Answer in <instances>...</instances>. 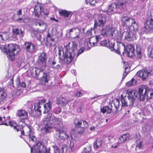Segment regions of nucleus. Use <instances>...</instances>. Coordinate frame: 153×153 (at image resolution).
Masks as SVG:
<instances>
[{"label":"nucleus","mask_w":153,"mask_h":153,"mask_svg":"<svg viewBox=\"0 0 153 153\" xmlns=\"http://www.w3.org/2000/svg\"><path fill=\"white\" fill-rule=\"evenodd\" d=\"M51 65V68L54 69L55 70H57L59 69L60 67V65H59L58 64L56 65Z\"/></svg>","instance_id":"52"},{"label":"nucleus","mask_w":153,"mask_h":153,"mask_svg":"<svg viewBox=\"0 0 153 153\" xmlns=\"http://www.w3.org/2000/svg\"><path fill=\"white\" fill-rule=\"evenodd\" d=\"M136 52L137 58L138 59H141L142 56V52L140 47L139 45L136 46Z\"/></svg>","instance_id":"37"},{"label":"nucleus","mask_w":153,"mask_h":153,"mask_svg":"<svg viewBox=\"0 0 153 153\" xmlns=\"http://www.w3.org/2000/svg\"><path fill=\"white\" fill-rule=\"evenodd\" d=\"M131 106H129L128 107H128L127 108L125 109V110H126L125 114H128V113H129V112L130 111V110L131 109Z\"/></svg>","instance_id":"58"},{"label":"nucleus","mask_w":153,"mask_h":153,"mask_svg":"<svg viewBox=\"0 0 153 153\" xmlns=\"http://www.w3.org/2000/svg\"><path fill=\"white\" fill-rule=\"evenodd\" d=\"M126 96L124 95L123 94L121 95L122 98L121 99V103L122 106H127L128 107L129 106V101L128 100L127 101L126 99H124L125 97Z\"/></svg>","instance_id":"35"},{"label":"nucleus","mask_w":153,"mask_h":153,"mask_svg":"<svg viewBox=\"0 0 153 153\" xmlns=\"http://www.w3.org/2000/svg\"><path fill=\"white\" fill-rule=\"evenodd\" d=\"M58 48L59 62L62 65L66 63L69 64L73 61L75 55L74 52L72 51L71 43L69 42L65 45L64 49L59 48Z\"/></svg>","instance_id":"1"},{"label":"nucleus","mask_w":153,"mask_h":153,"mask_svg":"<svg viewBox=\"0 0 153 153\" xmlns=\"http://www.w3.org/2000/svg\"><path fill=\"white\" fill-rule=\"evenodd\" d=\"M137 81L134 78H132L130 81L127 82L126 83V85L127 87H130L135 85Z\"/></svg>","instance_id":"38"},{"label":"nucleus","mask_w":153,"mask_h":153,"mask_svg":"<svg viewBox=\"0 0 153 153\" xmlns=\"http://www.w3.org/2000/svg\"><path fill=\"white\" fill-rule=\"evenodd\" d=\"M147 99H148L153 98V90L152 91H147Z\"/></svg>","instance_id":"46"},{"label":"nucleus","mask_w":153,"mask_h":153,"mask_svg":"<svg viewBox=\"0 0 153 153\" xmlns=\"http://www.w3.org/2000/svg\"><path fill=\"white\" fill-rule=\"evenodd\" d=\"M150 57L153 58V48H152L150 53Z\"/></svg>","instance_id":"61"},{"label":"nucleus","mask_w":153,"mask_h":153,"mask_svg":"<svg viewBox=\"0 0 153 153\" xmlns=\"http://www.w3.org/2000/svg\"><path fill=\"white\" fill-rule=\"evenodd\" d=\"M42 74L43 75V76H42L41 78V80L42 81V83H45V82H48L49 76L47 73L44 72Z\"/></svg>","instance_id":"34"},{"label":"nucleus","mask_w":153,"mask_h":153,"mask_svg":"<svg viewBox=\"0 0 153 153\" xmlns=\"http://www.w3.org/2000/svg\"><path fill=\"white\" fill-rule=\"evenodd\" d=\"M120 45H122V46H124V45L123 44L121 43L120 42L119 43H117V45H115L114 40L112 41V44H111L109 49H110L111 51H114L115 52L118 54H120Z\"/></svg>","instance_id":"18"},{"label":"nucleus","mask_w":153,"mask_h":153,"mask_svg":"<svg viewBox=\"0 0 153 153\" xmlns=\"http://www.w3.org/2000/svg\"><path fill=\"white\" fill-rule=\"evenodd\" d=\"M43 121L45 126L42 130L46 133L51 132L53 127L58 128L62 126L59 118L55 117L52 114H48L46 117H44Z\"/></svg>","instance_id":"3"},{"label":"nucleus","mask_w":153,"mask_h":153,"mask_svg":"<svg viewBox=\"0 0 153 153\" xmlns=\"http://www.w3.org/2000/svg\"><path fill=\"white\" fill-rule=\"evenodd\" d=\"M71 12H68L66 10H62L59 12L60 15L65 18H68Z\"/></svg>","instance_id":"39"},{"label":"nucleus","mask_w":153,"mask_h":153,"mask_svg":"<svg viewBox=\"0 0 153 153\" xmlns=\"http://www.w3.org/2000/svg\"><path fill=\"white\" fill-rule=\"evenodd\" d=\"M43 13V14L47 15L49 14L48 11L45 9H44L43 10H42L41 13Z\"/></svg>","instance_id":"55"},{"label":"nucleus","mask_w":153,"mask_h":153,"mask_svg":"<svg viewBox=\"0 0 153 153\" xmlns=\"http://www.w3.org/2000/svg\"><path fill=\"white\" fill-rule=\"evenodd\" d=\"M61 111L62 109L59 107H56L53 110L54 113L56 114H59Z\"/></svg>","instance_id":"47"},{"label":"nucleus","mask_w":153,"mask_h":153,"mask_svg":"<svg viewBox=\"0 0 153 153\" xmlns=\"http://www.w3.org/2000/svg\"><path fill=\"white\" fill-rule=\"evenodd\" d=\"M17 114L22 119H26L27 117V113L25 111L22 109L18 110Z\"/></svg>","instance_id":"25"},{"label":"nucleus","mask_w":153,"mask_h":153,"mask_svg":"<svg viewBox=\"0 0 153 153\" xmlns=\"http://www.w3.org/2000/svg\"><path fill=\"white\" fill-rule=\"evenodd\" d=\"M69 145L71 149L72 150L74 147V142L72 141H70Z\"/></svg>","instance_id":"60"},{"label":"nucleus","mask_w":153,"mask_h":153,"mask_svg":"<svg viewBox=\"0 0 153 153\" xmlns=\"http://www.w3.org/2000/svg\"><path fill=\"white\" fill-rule=\"evenodd\" d=\"M66 128L63 126L57 128L56 134L59 139L64 141L69 138V136L66 132Z\"/></svg>","instance_id":"9"},{"label":"nucleus","mask_w":153,"mask_h":153,"mask_svg":"<svg viewBox=\"0 0 153 153\" xmlns=\"http://www.w3.org/2000/svg\"><path fill=\"white\" fill-rule=\"evenodd\" d=\"M44 72L42 68L35 67L31 71V74L33 78H36L39 77L40 75L42 74Z\"/></svg>","instance_id":"19"},{"label":"nucleus","mask_w":153,"mask_h":153,"mask_svg":"<svg viewBox=\"0 0 153 153\" xmlns=\"http://www.w3.org/2000/svg\"><path fill=\"white\" fill-rule=\"evenodd\" d=\"M142 142L139 140L137 141L136 147H138L139 149L142 148Z\"/></svg>","instance_id":"50"},{"label":"nucleus","mask_w":153,"mask_h":153,"mask_svg":"<svg viewBox=\"0 0 153 153\" xmlns=\"http://www.w3.org/2000/svg\"><path fill=\"white\" fill-rule=\"evenodd\" d=\"M17 15L18 16H19L22 14V10H19L16 11Z\"/></svg>","instance_id":"64"},{"label":"nucleus","mask_w":153,"mask_h":153,"mask_svg":"<svg viewBox=\"0 0 153 153\" xmlns=\"http://www.w3.org/2000/svg\"><path fill=\"white\" fill-rule=\"evenodd\" d=\"M129 135L128 134H125L121 136L119 138L118 142L119 143H122L129 138Z\"/></svg>","instance_id":"32"},{"label":"nucleus","mask_w":153,"mask_h":153,"mask_svg":"<svg viewBox=\"0 0 153 153\" xmlns=\"http://www.w3.org/2000/svg\"><path fill=\"white\" fill-rule=\"evenodd\" d=\"M2 34L4 41L8 39L11 36V34L9 32H2Z\"/></svg>","instance_id":"40"},{"label":"nucleus","mask_w":153,"mask_h":153,"mask_svg":"<svg viewBox=\"0 0 153 153\" xmlns=\"http://www.w3.org/2000/svg\"><path fill=\"white\" fill-rule=\"evenodd\" d=\"M5 117L4 116L2 117H0V122H1V123H0V125H5L6 126H8V124L6 123V120H5Z\"/></svg>","instance_id":"45"},{"label":"nucleus","mask_w":153,"mask_h":153,"mask_svg":"<svg viewBox=\"0 0 153 153\" xmlns=\"http://www.w3.org/2000/svg\"><path fill=\"white\" fill-rule=\"evenodd\" d=\"M46 100L43 98H42L41 100L39 101L38 102L35 103L34 104V107H33V105L31 102H27L26 103L27 106H29L28 107L31 109H33V110H35L36 111H37L40 112L41 111L39 109V108H41V106L45 102Z\"/></svg>","instance_id":"12"},{"label":"nucleus","mask_w":153,"mask_h":153,"mask_svg":"<svg viewBox=\"0 0 153 153\" xmlns=\"http://www.w3.org/2000/svg\"><path fill=\"white\" fill-rule=\"evenodd\" d=\"M80 31V30L78 28L74 27L70 29L69 30V34L70 35H71L72 32H75L76 33V36H74V38H75L77 39H79V35Z\"/></svg>","instance_id":"28"},{"label":"nucleus","mask_w":153,"mask_h":153,"mask_svg":"<svg viewBox=\"0 0 153 153\" xmlns=\"http://www.w3.org/2000/svg\"><path fill=\"white\" fill-rule=\"evenodd\" d=\"M66 145H63L62 147V151L63 153L64 151L66 152L67 151Z\"/></svg>","instance_id":"56"},{"label":"nucleus","mask_w":153,"mask_h":153,"mask_svg":"<svg viewBox=\"0 0 153 153\" xmlns=\"http://www.w3.org/2000/svg\"><path fill=\"white\" fill-rule=\"evenodd\" d=\"M92 35V31L91 29L88 30L86 33V35L89 37H91Z\"/></svg>","instance_id":"54"},{"label":"nucleus","mask_w":153,"mask_h":153,"mask_svg":"<svg viewBox=\"0 0 153 153\" xmlns=\"http://www.w3.org/2000/svg\"><path fill=\"white\" fill-rule=\"evenodd\" d=\"M149 73L146 70H141L137 72V75L140 77H142L143 80L146 79L148 76Z\"/></svg>","instance_id":"23"},{"label":"nucleus","mask_w":153,"mask_h":153,"mask_svg":"<svg viewBox=\"0 0 153 153\" xmlns=\"http://www.w3.org/2000/svg\"><path fill=\"white\" fill-rule=\"evenodd\" d=\"M112 36L115 39L117 40L118 42L121 41L122 39L121 33L120 32H117L116 30V31L114 33V36Z\"/></svg>","instance_id":"33"},{"label":"nucleus","mask_w":153,"mask_h":153,"mask_svg":"<svg viewBox=\"0 0 153 153\" xmlns=\"http://www.w3.org/2000/svg\"><path fill=\"white\" fill-rule=\"evenodd\" d=\"M24 31L21 30V29L19 30L18 28L13 27L12 33L13 35V37L15 39V35H19L21 36H23Z\"/></svg>","instance_id":"24"},{"label":"nucleus","mask_w":153,"mask_h":153,"mask_svg":"<svg viewBox=\"0 0 153 153\" xmlns=\"http://www.w3.org/2000/svg\"><path fill=\"white\" fill-rule=\"evenodd\" d=\"M112 41H113V39L111 40H104L101 41V45L102 46L105 47L109 48L111 44H112Z\"/></svg>","instance_id":"29"},{"label":"nucleus","mask_w":153,"mask_h":153,"mask_svg":"<svg viewBox=\"0 0 153 153\" xmlns=\"http://www.w3.org/2000/svg\"><path fill=\"white\" fill-rule=\"evenodd\" d=\"M106 22V17L104 14H100L98 15L97 19L95 21L94 27L103 26Z\"/></svg>","instance_id":"13"},{"label":"nucleus","mask_w":153,"mask_h":153,"mask_svg":"<svg viewBox=\"0 0 153 153\" xmlns=\"http://www.w3.org/2000/svg\"><path fill=\"white\" fill-rule=\"evenodd\" d=\"M84 94V91H78L76 94V96L77 97H81Z\"/></svg>","instance_id":"53"},{"label":"nucleus","mask_w":153,"mask_h":153,"mask_svg":"<svg viewBox=\"0 0 153 153\" xmlns=\"http://www.w3.org/2000/svg\"><path fill=\"white\" fill-rule=\"evenodd\" d=\"M119 13L126 8L127 3L125 1L119 0L115 2Z\"/></svg>","instance_id":"15"},{"label":"nucleus","mask_w":153,"mask_h":153,"mask_svg":"<svg viewBox=\"0 0 153 153\" xmlns=\"http://www.w3.org/2000/svg\"><path fill=\"white\" fill-rule=\"evenodd\" d=\"M2 109L4 110H6V112H8L9 110L10 107L8 105H5L4 106H3L1 108Z\"/></svg>","instance_id":"51"},{"label":"nucleus","mask_w":153,"mask_h":153,"mask_svg":"<svg viewBox=\"0 0 153 153\" xmlns=\"http://www.w3.org/2000/svg\"><path fill=\"white\" fill-rule=\"evenodd\" d=\"M42 9L40 5L37 4L36 5L34 8V12L35 13L36 16H38L40 14H41Z\"/></svg>","instance_id":"31"},{"label":"nucleus","mask_w":153,"mask_h":153,"mask_svg":"<svg viewBox=\"0 0 153 153\" xmlns=\"http://www.w3.org/2000/svg\"><path fill=\"white\" fill-rule=\"evenodd\" d=\"M24 47L27 52L31 53L34 52L36 49L35 45L29 42H25Z\"/></svg>","instance_id":"21"},{"label":"nucleus","mask_w":153,"mask_h":153,"mask_svg":"<svg viewBox=\"0 0 153 153\" xmlns=\"http://www.w3.org/2000/svg\"><path fill=\"white\" fill-rule=\"evenodd\" d=\"M0 49L6 53L8 59L11 61H14L15 55L20 51L19 46L16 44H8L7 46L0 45Z\"/></svg>","instance_id":"5"},{"label":"nucleus","mask_w":153,"mask_h":153,"mask_svg":"<svg viewBox=\"0 0 153 153\" xmlns=\"http://www.w3.org/2000/svg\"><path fill=\"white\" fill-rule=\"evenodd\" d=\"M47 43L48 45L49 46L52 45L53 42L54 41V39L53 38L52 36L50 34L48 33L46 38Z\"/></svg>","instance_id":"30"},{"label":"nucleus","mask_w":153,"mask_h":153,"mask_svg":"<svg viewBox=\"0 0 153 153\" xmlns=\"http://www.w3.org/2000/svg\"><path fill=\"white\" fill-rule=\"evenodd\" d=\"M20 84L22 87H26V84L24 82H20Z\"/></svg>","instance_id":"63"},{"label":"nucleus","mask_w":153,"mask_h":153,"mask_svg":"<svg viewBox=\"0 0 153 153\" xmlns=\"http://www.w3.org/2000/svg\"><path fill=\"white\" fill-rule=\"evenodd\" d=\"M47 147L41 142H38L34 149L31 148V153H49Z\"/></svg>","instance_id":"8"},{"label":"nucleus","mask_w":153,"mask_h":153,"mask_svg":"<svg viewBox=\"0 0 153 153\" xmlns=\"http://www.w3.org/2000/svg\"><path fill=\"white\" fill-rule=\"evenodd\" d=\"M137 31V30H136L135 31L134 30H131L129 29L126 31H124L123 33V37L127 41H133L134 39H136Z\"/></svg>","instance_id":"10"},{"label":"nucleus","mask_w":153,"mask_h":153,"mask_svg":"<svg viewBox=\"0 0 153 153\" xmlns=\"http://www.w3.org/2000/svg\"><path fill=\"white\" fill-rule=\"evenodd\" d=\"M35 25L36 26L39 25V26H41L44 25V23L42 22H37L35 23Z\"/></svg>","instance_id":"59"},{"label":"nucleus","mask_w":153,"mask_h":153,"mask_svg":"<svg viewBox=\"0 0 153 153\" xmlns=\"http://www.w3.org/2000/svg\"><path fill=\"white\" fill-rule=\"evenodd\" d=\"M6 96V94L5 92L3 91H0V104L1 103V102L5 99Z\"/></svg>","instance_id":"44"},{"label":"nucleus","mask_w":153,"mask_h":153,"mask_svg":"<svg viewBox=\"0 0 153 153\" xmlns=\"http://www.w3.org/2000/svg\"><path fill=\"white\" fill-rule=\"evenodd\" d=\"M134 49L132 46L131 45H128L126 50L124 48V51L123 52V55L126 54L128 56L132 57L134 56Z\"/></svg>","instance_id":"17"},{"label":"nucleus","mask_w":153,"mask_h":153,"mask_svg":"<svg viewBox=\"0 0 153 153\" xmlns=\"http://www.w3.org/2000/svg\"><path fill=\"white\" fill-rule=\"evenodd\" d=\"M53 149L54 153H63L62 151L61 152L60 151L57 146H53Z\"/></svg>","instance_id":"49"},{"label":"nucleus","mask_w":153,"mask_h":153,"mask_svg":"<svg viewBox=\"0 0 153 153\" xmlns=\"http://www.w3.org/2000/svg\"><path fill=\"white\" fill-rule=\"evenodd\" d=\"M80 130L79 131L78 133L80 134H83L85 131V128H84L82 127H80Z\"/></svg>","instance_id":"57"},{"label":"nucleus","mask_w":153,"mask_h":153,"mask_svg":"<svg viewBox=\"0 0 153 153\" xmlns=\"http://www.w3.org/2000/svg\"><path fill=\"white\" fill-rule=\"evenodd\" d=\"M74 123L75 125L79 127H87L88 126V124L86 121L83 120H79L76 119L74 120Z\"/></svg>","instance_id":"22"},{"label":"nucleus","mask_w":153,"mask_h":153,"mask_svg":"<svg viewBox=\"0 0 153 153\" xmlns=\"http://www.w3.org/2000/svg\"><path fill=\"white\" fill-rule=\"evenodd\" d=\"M153 29V19H149L147 20L143 27L141 28L138 32L140 36L143 34L150 33Z\"/></svg>","instance_id":"7"},{"label":"nucleus","mask_w":153,"mask_h":153,"mask_svg":"<svg viewBox=\"0 0 153 153\" xmlns=\"http://www.w3.org/2000/svg\"><path fill=\"white\" fill-rule=\"evenodd\" d=\"M102 143L101 140L99 139H97L94 143V147L95 148H97L100 147Z\"/></svg>","instance_id":"41"},{"label":"nucleus","mask_w":153,"mask_h":153,"mask_svg":"<svg viewBox=\"0 0 153 153\" xmlns=\"http://www.w3.org/2000/svg\"><path fill=\"white\" fill-rule=\"evenodd\" d=\"M85 1L87 4L94 5L96 2V0H86Z\"/></svg>","instance_id":"48"},{"label":"nucleus","mask_w":153,"mask_h":153,"mask_svg":"<svg viewBox=\"0 0 153 153\" xmlns=\"http://www.w3.org/2000/svg\"><path fill=\"white\" fill-rule=\"evenodd\" d=\"M91 146L89 145L86 147L83 148V150L82 151L83 153H92L91 151Z\"/></svg>","instance_id":"42"},{"label":"nucleus","mask_w":153,"mask_h":153,"mask_svg":"<svg viewBox=\"0 0 153 153\" xmlns=\"http://www.w3.org/2000/svg\"><path fill=\"white\" fill-rule=\"evenodd\" d=\"M105 13L108 15H111L115 13H119L115 2L111 3L108 7L107 10L105 11Z\"/></svg>","instance_id":"16"},{"label":"nucleus","mask_w":153,"mask_h":153,"mask_svg":"<svg viewBox=\"0 0 153 153\" xmlns=\"http://www.w3.org/2000/svg\"><path fill=\"white\" fill-rule=\"evenodd\" d=\"M68 102V99L63 97H60L57 101V103L63 106L66 105Z\"/></svg>","instance_id":"26"},{"label":"nucleus","mask_w":153,"mask_h":153,"mask_svg":"<svg viewBox=\"0 0 153 153\" xmlns=\"http://www.w3.org/2000/svg\"><path fill=\"white\" fill-rule=\"evenodd\" d=\"M71 44L72 51L74 52L75 55L76 54V57L84 52L85 49L84 48L82 47L79 51H78L77 49V45L75 42H72Z\"/></svg>","instance_id":"20"},{"label":"nucleus","mask_w":153,"mask_h":153,"mask_svg":"<svg viewBox=\"0 0 153 153\" xmlns=\"http://www.w3.org/2000/svg\"><path fill=\"white\" fill-rule=\"evenodd\" d=\"M122 24L123 26L128 28L129 30L135 31L138 30V26L134 20L123 15L122 18Z\"/></svg>","instance_id":"6"},{"label":"nucleus","mask_w":153,"mask_h":153,"mask_svg":"<svg viewBox=\"0 0 153 153\" xmlns=\"http://www.w3.org/2000/svg\"><path fill=\"white\" fill-rule=\"evenodd\" d=\"M101 39L100 35L91 37L90 38L89 41L87 42V47L90 49L91 47L95 46L97 42L100 41Z\"/></svg>","instance_id":"14"},{"label":"nucleus","mask_w":153,"mask_h":153,"mask_svg":"<svg viewBox=\"0 0 153 153\" xmlns=\"http://www.w3.org/2000/svg\"><path fill=\"white\" fill-rule=\"evenodd\" d=\"M8 126H11V128L17 131H21V136L20 137L21 138H23L22 136V135L24 136H26L27 139H29V141H32L33 142H34L36 140V137L34 135V130L31 126H26L24 127V129L25 130V132L23 130H22L23 127L22 126L19 127L17 125V123L14 121H10L8 122Z\"/></svg>","instance_id":"2"},{"label":"nucleus","mask_w":153,"mask_h":153,"mask_svg":"<svg viewBox=\"0 0 153 153\" xmlns=\"http://www.w3.org/2000/svg\"><path fill=\"white\" fill-rule=\"evenodd\" d=\"M115 31V28L112 27L111 25H108L102 29L101 31V33L104 36H107L109 35L112 36H114V33Z\"/></svg>","instance_id":"11"},{"label":"nucleus","mask_w":153,"mask_h":153,"mask_svg":"<svg viewBox=\"0 0 153 153\" xmlns=\"http://www.w3.org/2000/svg\"><path fill=\"white\" fill-rule=\"evenodd\" d=\"M111 111V109L107 106H105L101 109V111L103 113H105L106 111H107L108 113H110Z\"/></svg>","instance_id":"43"},{"label":"nucleus","mask_w":153,"mask_h":153,"mask_svg":"<svg viewBox=\"0 0 153 153\" xmlns=\"http://www.w3.org/2000/svg\"><path fill=\"white\" fill-rule=\"evenodd\" d=\"M4 41L2 33H0V42H2Z\"/></svg>","instance_id":"62"},{"label":"nucleus","mask_w":153,"mask_h":153,"mask_svg":"<svg viewBox=\"0 0 153 153\" xmlns=\"http://www.w3.org/2000/svg\"><path fill=\"white\" fill-rule=\"evenodd\" d=\"M39 59L43 65H45L47 61L46 54L44 53H41L39 57Z\"/></svg>","instance_id":"27"},{"label":"nucleus","mask_w":153,"mask_h":153,"mask_svg":"<svg viewBox=\"0 0 153 153\" xmlns=\"http://www.w3.org/2000/svg\"><path fill=\"white\" fill-rule=\"evenodd\" d=\"M147 91L144 87H140L137 92L135 90L128 89L127 93L128 95L129 105L132 106L133 105L134 100L136 98L142 101H144L145 97L147 98Z\"/></svg>","instance_id":"4"},{"label":"nucleus","mask_w":153,"mask_h":153,"mask_svg":"<svg viewBox=\"0 0 153 153\" xmlns=\"http://www.w3.org/2000/svg\"><path fill=\"white\" fill-rule=\"evenodd\" d=\"M44 113L45 114L48 112L51 108V103L50 101L44 105Z\"/></svg>","instance_id":"36"}]
</instances>
